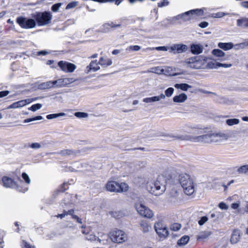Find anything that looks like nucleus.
Returning <instances> with one entry per match:
<instances>
[{
	"label": "nucleus",
	"mask_w": 248,
	"mask_h": 248,
	"mask_svg": "<svg viewBox=\"0 0 248 248\" xmlns=\"http://www.w3.org/2000/svg\"><path fill=\"white\" fill-rule=\"evenodd\" d=\"M98 62L97 60L92 61L90 64L86 68V72L90 73L91 71L95 72L100 69V67L98 66Z\"/></svg>",
	"instance_id": "2eb2a0df"
},
{
	"label": "nucleus",
	"mask_w": 248,
	"mask_h": 248,
	"mask_svg": "<svg viewBox=\"0 0 248 248\" xmlns=\"http://www.w3.org/2000/svg\"><path fill=\"white\" fill-rule=\"evenodd\" d=\"M33 17L35 19L39 26H43L50 23L52 19V15L49 12H44L37 13L33 16Z\"/></svg>",
	"instance_id": "423d86ee"
},
{
	"label": "nucleus",
	"mask_w": 248,
	"mask_h": 248,
	"mask_svg": "<svg viewBox=\"0 0 248 248\" xmlns=\"http://www.w3.org/2000/svg\"><path fill=\"white\" fill-rule=\"evenodd\" d=\"M109 237V235L108 236L107 234L99 233L97 238V242L100 244L107 245L108 244Z\"/></svg>",
	"instance_id": "aec40b11"
},
{
	"label": "nucleus",
	"mask_w": 248,
	"mask_h": 248,
	"mask_svg": "<svg viewBox=\"0 0 248 248\" xmlns=\"http://www.w3.org/2000/svg\"><path fill=\"white\" fill-rule=\"evenodd\" d=\"M59 154L62 156L74 155L75 154V151L70 149H64L60 151Z\"/></svg>",
	"instance_id": "c9c22d12"
},
{
	"label": "nucleus",
	"mask_w": 248,
	"mask_h": 248,
	"mask_svg": "<svg viewBox=\"0 0 248 248\" xmlns=\"http://www.w3.org/2000/svg\"><path fill=\"white\" fill-rule=\"evenodd\" d=\"M165 96L164 94L161 93L158 96H155L153 97H146L143 99V102L146 103H153L160 101L161 99H164Z\"/></svg>",
	"instance_id": "dca6fc26"
},
{
	"label": "nucleus",
	"mask_w": 248,
	"mask_h": 248,
	"mask_svg": "<svg viewBox=\"0 0 248 248\" xmlns=\"http://www.w3.org/2000/svg\"><path fill=\"white\" fill-rule=\"evenodd\" d=\"M187 98L186 94L184 93L180 94L173 97V101L176 103H183Z\"/></svg>",
	"instance_id": "5701e85b"
},
{
	"label": "nucleus",
	"mask_w": 248,
	"mask_h": 248,
	"mask_svg": "<svg viewBox=\"0 0 248 248\" xmlns=\"http://www.w3.org/2000/svg\"><path fill=\"white\" fill-rule=\"evenodd\" d=\"M159 231L156 232L160 238H165L168 235V231L167 227H165L162 229H160Z\"/></svg>",
	"instance_id": "72a5a7b5"
},
{
	"label": "nucleus",
	"mask_w": 248,
	"mask_h": 248,
	"mask_svg": "<svg viewBox=\"0 0 248 248\" xmlns=\"http://www.w3.org/2000/svg\"><path fill=\"white\" fill-rule=\"evenodd\" d=\"M2 182L4 187L16 189L20 192L25 193L28 190L27 185L24 184L21 180H20L19 184H17L11 178L4 176L2 178Z\"/></svg>",
	"instance_id": "39448f33"
},
{
	"label": "nucleus",
	"mask_w": 248,
	"mask_h": 248,
	"mask_svg": "<svg viewBox=\"0 0 248 248\" xmlns=\"http://www.w3.org/2000/svg\"><path fill=\"white\" fill-rule=\"evenodd\" d=\"M240 239V232L238 229L234 230L231 235L230 242L232 244H236Z\"/></svg>",
	"instance_id": "a211bd4d"
},
{
	"label": "nucleus",
	"mask_w": 248,
	"mask_h": 248,
	"mask_svg": "<svg viewBox=\"0 0 248 248\" xmlns=\"http://www.w3.org/2000/svg\"><path fill=\"white\" fill-rule=\"evenodd\" d=\"M78 5V2L77 1H72L71 2L69 3L66 7V9H69L71 8H73L76 7Z\"/></svg>",
	"instance_id": "6e6d98bb"
},
{
	"label": "nucleus",
	"mask_w": 248,
	"mask_h": 248,
	"mask_svg": "<svg viewBox=\"0 0 248 248\" xmlns=\"http://www.w3.org/2000/svg\"><path fill=\"white\" fill-rule=\"evenodd\" d=\"M50 83H51V88H59L57 79L55 80H53V81L50 80Z\"/></svg>",
	"instance_id": "680f3d73"
},
{
	"label": "nucleus",
	"mask_w": 248,
	"mask_h": 248,
	"mask_svg": "<svg viewBox=\"0 0 248 248\" xmlns=\"http://www.w3.org/2000/svg\"><path fill=\"white\" fill-rule=\"evenodd\" d=\"M202 129L200 125L188 124L184 126L182 131L188 134H200L202 133Z\"/></svg>",
	"instance_id": "9d476101"
},
{
	"label": "nucleus",
	"mask_w": 248,
	"mask_h": 248,
	"mask_svg": "<svg viewBox=\"0 0 248 248\" xmlns=\"http://www.w3.org/2000/svg\"><path fill=\"white\" fill-rule=\"evenodd\" d=\"M212 54L217 57H221L225 55V53L219 49H214L212 50Z\"/></svg>",
	"instance_id": "ea45409f"
},
{
	"label": "nucleus",
	"mask_w": 248,
	"mask_h": 248,
	"mask_svg": "<svg viewBox=\"0 0 248 248\" xmlns=\"http://www.w3.org/2000/svg\"><path fill=\"white\" fill-rule=\"evenodd\" d=\"M209 25V23L206 21H203L201 22L199 26L202 28H205L207 27Z\"/></svg>",
	"instance_id": "774afa93"
},
{
	"label": "nucleus",
	"mask_w": 248,
	"mask_h": 248,
	"mask_svg": "<svg viewBox=\"0 0 248 248\" xmlns=\"http://www.w3.org/2000/svg\"><path fill=\"white\" fill-rule=\"evenodd\" d=\"M181 225L178 223H174L171 226V229L174 231H177L181 228Z\"/></svg>",
	"instance_id": "13d9d810"
},
{
	"label": "nucleus",
	"mask_w": 248,
	"mask_h": 248,
	"mask_svg": "<svg viewBox=\"0 0 248 248\" xmlns=\"http://www.w3.org/2000/svg\"><path fill=\"white\" fill-rule=\"evenodd\" d=\"M110 214L115 218H119L120 217V213L117 212H111Z\"/></svg>",
	"instance_id": "0e129e2a"
},
{
	"label": "nucleus",
	"mask_w": 248,
	"mask_h": 248,
	"mask_svg": "<svg viewBox=\"0 0 248 248\" xmlns=\"http://www.w3.org/2000/svg\"><path fill=\"white\" fill-rule=\"evenodd\" d=\"M22 177L24 180V181H25L27 185H29V184H30L31 180H30L28 175L26 173H25V172L22 173Z\"/></svg>",
	"instance_id": "864d4df0"
},
{
	"label": "nucleus",
	"mask_w": 248,
	"mask_h": 248,
	"mask_svg": "<svg viewBox=\"0 0 248 248\" xmlns=\"http://www.w3.org/2000/svg\"><path fill=\"white\" fill-rule=\"evenodd\" d=\"M179 182L186 194L191 195L194 193L195 185L193 179L189 175L186 173L181 174L179 176Z\"/></svg>",
	"instance_id": "20e7f679"
},
{
	"label": "nucleus",
	"mask_w": 248,
	"mask_h": 248,
	"mask_svg": "<svg viewBox=\"0 0 248 248\" xmlns=\"http://www.w3.org/2000/svg\"><path fill=\"white\" fill-rule=\"evenodd\" d=\"M214 133L216 142H218L221 140H227L229 137L228 134L225 133L219 132Z\"/></svg>",
	"instance_id": "412c9836"
},
{
	"label": "nucleus",
	"mask_w": 248,
	"mask_h": 248,
	"mask_svg": "<svg viewBox=\"0 0 248 248\" xmlns=\"http://www.w3.org/2000/svg\"><path fill=\"white\" fill-rule=\"evenodd\" d=\"M112 60L108 58L104 59L101 57L99 60L98 63L103 66H108L112 64Z\"/></svg>",
	"instance_id": "bb28decb"
},
{
	"label": "nucleus",
	"mask_w": 248,
	"mask_h": 248,
	"mask_svg": "<svg viewBox=\"0 0 248 248\" xmlns=\"http://www.w3.org/2000/svg\"><path fill=\"white\" fill-rule=\"evenodd\" d=\"M42 104L37 103L32 105L30 108H28V109L32 111H35L37 110L40 109L42 108Z\"/></svg>",
	"instance_id": "c03bdc74"
},
{
	"label": "nucleus",
	"mask_w": 248,
	"mask_h": 248,
	"mask_svg": "<svg viewBox=\"0 0 248 248\" xmlns=\"http://www.w3.org/2000/svg\"><path fill=\"white\" fill-rule=\"evenodd\" d=\"M239 120L236 118L227 119L226 124L229 126H232L234 124H237L239 123Z\"/></svg>",
	"instance_id": "58836bf2"
},
{
	"label": "nucleus",
	"mask_w": 248,
	"mask_h": 248,
	"mask_svg": "<svg viewBox=\"0 0 248 248\" xmlns=\"http://www.w3.org/2000/svg\"><path fill=\"white\" fill-rule=\"evenodd\" d=\"M169 3L168 1H166L165 0H161V1L158 3V6L161 7L163 6L168 5Z\"/></svg>",
	"instance_id": "e2e57ef3"
},
{
	"label": "nucleus",
	"mask_w": 248,
	"mask_h": 248,
	"mask_svg": "<svg viewBox=\"0 0 248 248\" xmlns=\"http://www.w3.org/2000/svg\"><path fill=\"white\" fill-rule=\"evenodd\" d=\"M109 238L114 243H122L127 239L126 234L120 230H115L109 233Z\"/></svg>",
	"instance_id": "6e6552de"
},
{
	"label": "nucleus",
	"mask_w": 248,
	"mask_h": 248,
	"mask_svg": "<svg viewBox=\"0 0 248 248\" xmlns=\"http://www.w3.org/2000/svg\"><path fill=\"white\" fill-rule=\"evenodd\" d=\"M28 147H31L32 149H39L41 147V145L39 143L34 142L31 144H28Z\"/></svg>",
	"instance_id": "5fc2aeb1"
},
{
	"label": "nucleus",
	"mask_w": 248,
	"mask_h": 248,
	"mask_svg": "<svg viewBox=\"0 0 248 248\" xmlns=\"http://www.w3.org/2000/svg\"><path fill=\"white\" fill-rule=\"evenodd\" d=\"M65 115H66L65 113L61 112V113H59L48 114V115H46V117L47 119H55V118H58V117L64 116Z\"/></svg>",
	"instance_id": "4c0bfd02"
},
{
	"label": "nucleus",
	"mask_w": 248,
	"mask_h": 248,
	"mask_svg": "<svg viewBox=\"0 0 248 248\" xmlns=\"http://www.w3.org/2000/svg\"><path fill=\"white\" fill-rule=\"evenodd\" d=\"M207 58L205 57V66L204 69H214L218 67L217 62H210L207 63Z\"/></svg>",
	"instance_id": "2f4dec72"
},
{
	"label": "nucleus",
	"mask_w": 248,
	"mask_h": 248,
	"mask_svg": "<svg viewBox=\"0 0 248 248\" xmlns=\"http://www.w3.org/2000/svg\"><path fill=\"white\" fill-rule=\"evenodd\" d=\"M172 70V68L170 67H168L165 69H162L160 67H153L151 69V70L149 71L150 72H152L154 73H156L157 74H168L167 72L170 71ZM170 75H172L175 76L176 75V74H169Z\"/></svg>",
	"instance_id": "ddd939ff"
},
{
	"label": "nucleus",
	"mask_w": 248,
	"mask_h": 248,
	"mask_svg": "<svg viewBox=\"0 0 248 248\" xmlns=\"http://www.w3.org/2000/svg\"><path fill=\"white\" fill-rule=\"evenodd\" d=\"M167 184V179L163 175H159L155 181L148 183L147 188L151 193L159 196L165 191Z\"/></svg>",
	"instance_id": "f03ea898"
},
{
	"label": "nucleus",
	"mask_w": 248,
	"mask_h": 248,
	"mask_svg": "<svg viewBox=\"0 0 248 248\" xmlns=\"http://www.w3.org/2000/svg\"><path fill=\"white\" fill-rule=\"evenodd\" d=\"M51 83L50 81L42 82L37 85V89L41 90H45L51 89Z\"/></svg>",
	"instance_id": "a878e982"
},
{
	"label": "nucleus",
	"mask_w": 248,
	"mask_h": 248,
	"mask_svg": "<svg viewBox=\"0 0 248 248\" xmlns=\"http://www.w3.org/2000/svg\"><path fill=\"white\" fill-rule=\"evenodd\" d=\"M192 19L196 17L202 16L203 14V11L201 9H197L189 11Z\"/></svg>",
	"instance_id": "393cba45"
},
{
	"label": "nucleus",
	"mask_w": 248,
	"mask_h": 248,
	"mask_svg": "<svg viewBox=\"0 0 248 248\" xmlns=\"http://www.w3.org/2000/svg\"><path fill=\"white\" fill-rule=\"evenodd\" d=\"M208 218L206 216L202 217L199 220L198 223L200 225L202 226L208 220Z\"/></svg>",
	"instance_id": "4d7b16f0"
},
{
	"label": "nucleus",
	"mask_w": 248,
	"mask_h": 248,
	"mask_svg": "<svg viewBox=\"0 0 248 248\" xmlns=\"http://www.w3.org/2000/svg\"><path fill=\"white\" fill-rule=\"evenodd\" d=\"M63 78V82H64V87L67 86L68 85L73 83L75 82L76 80L74 78Z\"/></svg>",
	"instance_id": "de8ad7c7"
},
{
	"label": "nucleus",
	"mask_w": 248,
	"mask_h": 248,
	"mask_svg": "<svg viewBox=\"0 0 248 248\" xmlns=\"http://www.w3.org/2000/svg\"><path fill=\"white\" fill-rule=\"evenodd\" d=\"M16 23L22 29H30L35 27L36 22L32 18H27L25 17L20 16L16 18Z\"/></svg>",
	"instance_id": "0eeeda50"
},
{
	"label": "nucleus",
	"mask_w": 248,
	"mask_h": 248,
	"mask_svg": "<svg viewBox=\"0 0 248 248\" xmlns=\"http://www.w3.org/2000/svg\"><path fill=\"white\" fill-rule=\"evenodd\" d=\"M189 240V237L187 235L182 236L177 242V245L179 246H182L186 245Z\"/></svg>",
	"instance_id": "473e14b6"
},
{
	"label": "nucleus",
	"mask_w": 248,
	"mask_h": 248,
	"mask_svg": "<svg viewBox=\"0 0 248 248\" xmlns=\"http://www.w3.org/2000/svg\"><path fill=\"white\" fill-rule=\"evenodd\" d=\"M106 188L108 191L117 192L118 183L113 181H109L106 185Z\"/></svg>",
	"instance_id": "4468645a"
},
{
	"label": "nucleus",
	"mask_w": 248,
	"mask_h": 248,
	"mask_svg": "<svg viewBox=\"0 0 248 248\" xmlns=\"http://www.w3.org/2000/svg\"><path fill=\"white\" fill-rule=\"evenodd\" d=\"M61 69L65 72H73L76 68V66L72 63L60 61L58 63Z\"/></svg>",
	"instance_id": "f8f14e48"
},
{
	"label": "nucleus",
	"mask_w": 248,
	"mask_h": 248,
	"mask_svg": "<svg viewBox=\"0 0 248 248\" xmlns=\"http://www.w3.org/2000/svg\"><path fill=\"white\" fill-rule=\"evenodd\" d=\"M140 49V46L138 45L130 46L126 48V50L128 51H137Z\"/></svg>",
	"instance_id": "09e8293b"
},
{
	"label": "nucleus",
	"mask_w": 248,
	"mask_h": 248,
	"mask_svg": "<svg viewBox=\"0 0 248 248\" xmlns=\"http://www.w3.org/2000/svg\"><path fill=\"white\" fill-rule=\"evenodd\" d=\"M166 227V226L162 222H157L155 223L154 228L155 232L159 231L164 228Z\"/></svg>",
	"instance_id": "79ce46f5"
},
{
	"label": "nucleus",
	"mask_w": 248,
	"mask_h": 248,
	"mask_svg": "<svg viewBox=\"0 0 248 248\" xmlns=\"http://www.w3.org/2000/svg\"><path fill=\"white\" fill-rule=\"evenodd\" d=\"M82 232L83 234L86 235V238L90 241H97V236H96L95 235L93 234L92 232H89L86 230H83L82 231Z\"/></svg>",
	"instance_id": "c85d7f7f"
},
{
	"label": "nucleus",
	"mask_w": 248,
	"mask_h": 248,
	"mask_svg": "<svg viewBox=\"0 0 248 248\" xmlns=\"http://www.w3.org/2000/svg\"><path fill=\"white\" fill-rule=\"evenodd\" d=\"M210 235V233L209 232H203L201 233L197 237V239H204L206 238H207Z\"/></svg>",
	"instance_id": "603ef678"
},
{
	"label": "nucleus",
	"mask_w": 248,
	"mask_h": 248,
	"mask_svg": "<svg viewBox=\"0 0 248 248\" xmlns=\"http://www.w3.org/2000/svg\"><path fill=\"white\" fill-rule=\"evenodd\" d=\"M140 229L143 233L148 232L151 229V226L145 220H142L140 223Z\"/></svg>",
	"instance_id": "4be33fe9"
},
{
	"label": "nucleus",
	"mask_w": 248,
	"mask_h": 248,
	"mask_svg": "<svg viewBox=\"0 0 248 248\" xmlns=\"http://www.w3.org/2000/svg\"><path fill=\"white\" fill-rule=\"evenodd\" d=\"M135 207L138 213L142 217L150 218L154 215L152 211L143 205L140 200L135 203Z\"/></svg>",
	"instance_id": "1a4fd4ad"
},
{
	"label": "nucleus",
	"mask_w": 248,
	"mask_h": 248,
	"mask_svg": "<svg viewBox=\"0 0 248 248\" xmlns=\"http://www.w3.org/2000/svg\"><path fill=\"white\" fill-rule=\"evenodd\" d=\"M174 87L176 89H180L184 91H186L188 89L191 88L192 86L186 83H176L174 85Z\"/></svg>",
	"instance_id": "7c9ffc66"
},
{
	"label": "nucleus",
	"mask_w": 248,
	"mask_h": 248,
	"mask_svg": "<svg viewBox=\"0 0 248 248\" xmlns=\"http://www.w3.org/2000/svg\"><path fill=\"white\" fill-rule=\"evenodd\" d=\"M174 92V89L172 87L168 88L165 91V96H166L168 97H170L173 94Z\"/></svg>",
	"instance_id": "8fccbe9b"
},
{
	"label": "nucleus",
	"mask_w": 248,
	"mask_h": 248,
	"mask_svg": "<svg viewBox=\"0 0 248 248\" xmlns=\"http://www.w3.org/2000/svg\"><path fill=\"white\" fill-rule=\"evenodd\" d=\"M9 93L8 91H3L0 92V98H2L7 96Z\"/></svg>",
	"instance_id": "338daca9"
},
{
	"label": "nucleus",
	"mask_w": 248,
	"mask_h": 248,
	"mask_svg": "<svg viewBox=\"0 0 248 248\" xmlns=\"http://www.w3.org/2000/svg\"><path fill=\"white\" fill-rule=\"evenodd\" d=\"M35 100V99L31 98V99H26L24 100H22L16 102L17 105L18 106V108H21L26 106L27 104H30L32 102Z\"/></svg>",
	"instance_id": "cd10ccee"
},
{
	"label": "nucleus",
	"mask_w": 248,
	"mask_h": 248,
	"mask_svg": "<svg viewBox=\"0 0 248 248\" xmlns=\"http://www.w3.org/2000/svg\"><path fill=\"white\" fill-rule=\"evenodd\" d=\"M74 115L78 118H85L88 117V114L86 112H75Z\"/></svg>",
	"instance_id": "37998d69"
},
{
	"label": "nucleus",
	"mask_w": 248,
	"mask_h": 248,
	"mask_svg": "<svg viewBox=\"0 0 248 248\" xmlns=\"http://www.w3.org/2000/svg\"><path fill=\"white\" fill-rule=\"evenodd\" d=\"M170 52L173 54L182 53L186 52L188 50V46L186 45L181 44H175L169 47Z\"/></svg>",
	"instance_id": "9b49d317"
},
{
	"label": "nucleus",
	"mask_w": 248,
	"mask_h": 248,
	"mask_svg": "<svg viewBox=\"0 0 248 248\" xmlns=\"http://www.w3.org/2000/svg\"><path fill=\"white\" fill-rule=\"evenodd\" d=\"M218 207L222 210H227L228 206L224 202H221L218 204Z\"/></svg>",
	"instance_id": "052dcab7"
},
{
	"label": "nucleus",
	"mask_w": 248,
	"mask_h": 248,
	"mask_svg": "<svg viewBox=\"0 0 248 248\" xmlns=\"http://www.w3.org/2000/svg\"><path fill=\"white\" fill-rule=\"evenodd\" d=\"M128 189V186L126 183H121V184L118 183V189L117 192H122L124 191H126Z\"/></svg>",
	"instance_id": "f704fd0d"
},
{
	"label": "nucleus",
	"mask_w": 248,
	"mask_h": 248,
	"mask_svg": "<svg viewBox=\"0 0 248 248\" xmlns=\"http://www.w3.org/2000/svg\"><path fill=\"white\" fill-rule=\"evenodd\" d=\"M22 248H35V247L27 243L26 241H23Z\"/></svg>",
	"instance_id": "69168bd1"
},
{
	"label": "nucleus",
	"mask_w": 248,
	"mask_h": 248,
	"mask_svg": "<svg viewBox=\"0 0 248 248\" xmlns=\"http://www.w3.org/2000/svg\"><path fill=\"white\" fill-rule=\"evenodd\" d=\"M156 49L158 51H166L169 50L170 51V49H169V47L162 46H158L156 47L155 48L154 47H148L146 49V50H152L154 49Z\"/></svg>",
	"instance_id": "e433bc0d"
},
{
	"label": "nucleus",
	"mask_w": 248,
	"mask_h": 248,
	"mask_svg": "<svg viewBox=\"0 0 248 248\" xmlns=\"http://www.w3.org/2000/svg\"><path fill=\"white\" fill-rule=\"evenodd\" d=\"M61 6V3H57L53 4L51 7V10L53 12H57Z\"/></svg>",
	"instance_id": "bf43d9fd"
},
{
	"label": "nucleus",
	"mask_w": 248,
	"mask_h": 248,
	"mask_svg": "<svg viewBox=\"0 0 248 248\" xmlns=\"http://www.w3.org/2000/svg\"><path fill=\"white\" fill-rule=\"evenodd\" d=\"M239 174H246L248 171V165L241 166L237 169Z\"/></svg>",
	"instance_id": "a19ab883"
},
{
	"label": "nucleus",
	"mask_w": 248,
	"mask_h": 248,
	"mask_svg": "<svg viewBox=\"0 0 248 248\" xmlns=\"http://www.w3.org/2000/svg\"><path fill=\"white\" fill-rule=\"evenodd\" d=\"M234 45L232 43H221L220 42L218 44V46L225 51H227L231 49L233 47Z\"/></svg>",
	"instance_id": "b1692460"
},
{
	"label": "nucleus",
	"mask_w": 248,
	"mask_h": 248,
	"mask_svg": "<svg viewBox=\"0 0 248 248\" xmlns=\"http://www.w3.org/2000/svg\"><path fill=\"white\" fill-rule=\"evenodd\" d=\"M183 64L186 67L192 69H203L205 66V56H195L186 59Z\"/></svg>",
	"instance_id": "7ed1b4c3"
},
{
	"label": "nucleus",
	"mask_w": 248,
	"mask_h": 248,
	"mask_svg": "<svg viewBox=\"0 0 248 248\" xmlns=\"http://www.w3.org/2000/svg\"><path fill=\"white\" fill-rule=\"evenodd\" d=\"M237 25L239 27L248 28V18H242L237 20Z\"/></svg>",
	"instance_id": "c756f323"
},
{
	"label": "nucleus",
	"mask_w": 248,
	"mask_h": 248,
	"mask_svg": "<svg viewBox=\"0 0 248 248\" xmlns=\"http://www.w3.org/2000/svg\"><path fill=\"white\" fill-rule=\"evenodd\" d=\"M190 49L193 54L198 55L202 52L203 47L200 44H192L190 46Z\"/></svg>",
	"instance_id": "6ab92c4d"
},
{
	"label": "nucleus",
	"mask_w": 248,
	"mask_h": 248,
	"mask_svg": "<svg viewBox=\"0 0 248 248\" xmlns=\"http://www.w3.org/2000/svg\"><path fill=\"white\" fill-rule=\"evenodd\" d=\"M170 137L182 140H189L193 142H202L204 143H210L216 142L214 133H209L205 135L199 136H193L186 134L171 136Z\"/></svg>",
	"instance_id": "f257e3e1"
},
{
	"label": "nucleus",
	"mask_w": 248,
	"mask_h": 248,
	"mask_svg": "<svg viewBox=\"0 0 248 248\" xmlns=\"http://www.w3.org/2000/svg\"><path fill=\"white\" fill-rule=\"evenodd\" d=\"M121 24H115L112 22H110L109 23H105L104 24L101 28V31L104 32H107L109 31L110 28H113L116 27H120L121 26Z\"/></svg>",
	"instance_id": "f3484780"
},
{
	"label": "nucleus",
	"mask_w": 248,
	"mask_h": 248,
	"mask_svg": "<svg viewBox=\"0 0 248 248\" xmlns=\"http://www.w3.org/2000/svg\"><path fill=\"white\" fill-rule=\"evenodd\" d=\"M228 15V13L219 12L216 13L212 14V17L214 18H221Z\"/></svg>",
	"instance_id": "49530a36"
},
{
	"label": "nucleus",
	"mask_w": 248,
	"mask_h": 248,
	"mask_svg": "<svg viewBox=\"0 0 248 248\" xmlns=\"http://www.w3.org/2000/svg\"><path fill=\"white\" fill-rule=\"evenodd\" d=\"M43 117L41 116H37L33 118L26 119L24 120V123H27L29 122H31L33 121L40 120L43 119Z\"/></svg>",
	"instance_id": "a18cd8bd"
},
{
	"label": "nucleus",
	"mask_w": 248,
	"mask_h": 248,
	"mask_svg": "<svg viewBox=\"0 0 248 248\" xmlns=\"http://www.w3.org/2000/svg\"><path fill=\"white\" fill-rule=\"evenodd\" d=\"M183 14H186V15H185L184 16H183V17H182V19L184 21H188L192 19L191 16L190 15L189 11L185 12Z\"/></svg>",
	"instance_id": "3c124183"
}]
</instances>
